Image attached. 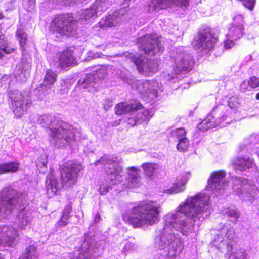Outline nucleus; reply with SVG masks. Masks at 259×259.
I'll list each match as a JSON object with an SVG mask.
<instances>
[{
	"label": "nucleus",
	"mask_w": 259,
	"mask_h": 259,
	"mask_svg": "<svg viewBox=\"0 0 259 259\" xmlns=\"http://www.w3.org/2000/svg\"><path fill=\"white\" fill-rule=\"evenodd\" d=\"M209 199L208 195L202 193L188 197L181 203L175 211L164 215L163 227L155 238V247L163 250L165 255L168 258L179 255L184 249V244L173 229L183 235H188L192 233L195 223L202 221L209 215Z\"/></svg>",
	"instance_id": "1"
},
{
	"label": "nucleus",
	"mask_w": 259,
	"mask_h": 259,
	"mask_svg": "<svg viewBox=\"0 0 259 259\" xmlns=\"http://www.w3.org/2000/svg\"><path fill=\"white\" fill-rule=\"evenodd\" d=\"M37 122L46 128L49 141L57 148L66 146L75 138L73 127L66 122L57 119L53 115H42L39 116Z\"/></svg>",
	"instance_id": "2"
},
{
	"label": "nucleus",
	"mask_w": 259,
	"mask_h": 259,
	"mask_svg": "<svg viewBox=\"0 0 259 259\" xmlns=\"http://www.w3.org/2000/svg\"><path fill=\"white\" fill-rule=\"evenodd\" d=\"M160 208V205L155 201H143L126 211L122 218L135 228L152 226L159 222Z\"/></svg>",
	"instance_id": "3"
},
{
	"label": "nucleus",
	"mask_w": 259,
	"mask_h": 259,
	"mask_svg": "<svg viewBox=\"0 0 259 259\" xmlns=\"http://www.w3.org/2000/svg\"><path fill=\"white\" fill-rule=\"evenodd\" d=\"M121 159L113 156L105 155L95 162V165L101 164L107 165L106 171L108 175L106 184H102L99 188V192L104 195L109 192L112 185H117L122 180V167L119 164Z\"/></svg>",
	"instance_id": "4"
},
{
	"label": "nucleus",
	"mask_w": 259,
	"mask_h": 259,
	"mask_svg": "<svg viewBox=\"0 0 259 259\" xmlns=\"http://www.w3.org/2000/svg\"><path fill=\"white\" fill-rule=\"evenodd\" d=\"M83 169L81 164L73 161L67 162L61 170L62 183L60 184L51 174L46 178V188L49 193L50 191L56 194L58 190L63 185L68 186L75 184L77 182L78 174Z\"/></svg>",
	"instance_id": "5"
},
{
	"label": "nucleus",
	"mask_w": 259,
	"mask_h": 259,
	"mask_svg": "<svg viewBox=\"0 0 259 259\" xmlns=\"http://www.w3.org/2000/svg\"><path fill=\"white\" fill-rule=\"evenodd\" d=\"M171 61L174 63L173 71L170 74L167 71L163 73V76L166 81H171L176 74L189 72L194 64L193 57L187 53L183 47H179L170 52Z\"/></svg>",
	"instance_id": "6"
},
{
	"label": "nucleus",
	"mask_w": 259,
	"mask_h": 259,
	"mask_svg": "<svg viewBox=\"0 0 259 259\" xmlns=\"http://www.w3.org/2000/svg\"><path fill=\"white\" fill-rule=\"evenodd\" d=\"M142 108V105L137 100L130 103L121 102L117 104L115 107V112L118 115L127 113L126 122L128 124L134 126L137 124H141L144 121H148L153 115L151 109L144 110L142 111H137Z\"/></svg>",
	"instance_id": "7"
},
{
	"label": "nucleus",
	"mask_w": 259,
	"mask_h": 259,
	"mask_svg": "<svg viewBox=\"0 0 259 259\" xmlns=\"http://www.w3.org/2000/svg\"><path fill=\"white\" fill-rule=\"evenodd\" d=\"M231 121L232 118L230 117L228 111L224 105H220L212 109L211 113L198 125L197 127L199 130L204 132L219 126L224 122L225 123L222 126H225Z\"/></svg>",
	"instance_id": "8"
},
{
	"label": "nucleus",
	"mask_w": 259,
	"mask_h": 259,
	"mask_svg": "<svg viewBox=\"0 0 259 259\" xmlns=\"http://www.w3.org/2000/svg\"><path fill=\"white\" fill-rule=\"evenodd\" d=\"M77 30L76 21L68 15L57 16L52 22L50 30L54 34L74 36Z\"/></svg>",
	"instance_id": "9"
},
{
	"label": "nucleus",
	"mask_w": 259,
	"mask_h": 259,
	"mask_svg": "<svg viewBox=\"0 0 259 259\" xmlns=\"http://www.w3.org/2000/svg\"><path fill=\"white\" fill-rule=\"evenodd\" d=\"M20 193L13 189L8 187L2 190L0 192V221L10 216L17 204L15 202L17 198V203L21 200ZM19 204V203H18Z\"/></svg>",
	"instance_id": "10"
},
{
	"label": "nucleus",
	"mask_w": 259,
	"mask_h": 259,
	"mask_svg": "<svg viewBox=\"0 0 259 259\" xmlns=\"http://www.w3.org/2000/svg\"><path fill=\"white\" fill-rule=\"evenodd\" d=\"M233 189L239 194L241 199L252 203L257 196V189L251 185L246 179L242 177H235Z\"/></svg>",
	"instance_id": "11"
},
{
	"label": "nucleus",
	"mask_w": 259,
	"mask_h": 259,
	"mask_svg": "<svg viewBox=\"0 0 259 259\" xmlns=\"http://www.w3.org/2000/svg\"><path fill=\"white\" fill-rule=\"evenodd\" d=\"M138 47L141 51L149 55H154L162 52L163 47L156 33L146 34L138 40Z\"/></svg>",
	"instance_id": "12"
},
{
	"label": "nucleus",
	"mask_w": 259,
	"mask_h": 259,
	"mask_svg": "<svg viewBox=\"0 0 259 259\" xmlns=\"http://www.w3.org/2000/svg\"><path fill=\"white\" fill-rule=\"evenodd\" d=\"M126 57L137 66L138 71L141 72L155 73L158 69V63L156 60H150L139 54L135 55L132 53H126Z\"/></svg>",
	"instance_id": "13"
},
{
	"label": "nucleus",
	"mask_w": 259,
	"mask_h": 259,
	"mask_svg": "<svg viewBox=\"0 0 259 259\" xmlns=\"http://www.w3.org/2000/svg\"><path fill=\"white\" fill-rule=\"evenodd\" d=\"M132 89L137 90L140 94L147 96L151 100L157 97V91L155 83L152 81H140L134 77H127L124 80Z\"/></svg>",
	"instance_id": "14"
},
{
	"label": "nucleus",
	"mask_w": 259,
	"mask_h": 259,
	"mask_svg": "<svg viewBox=\"0 0 259 259\" xmlns=\"http://www.w3.org/2000/svg\"><path fill=\"white\" fill-rule=\"evenodd\" d=\"M11 99L12 106L15 115L20 118L24 114L28 107L30 106L31 101L29 96H25L18 90L12 91L10 94Z\"/></svg>",
	"instance_id": "15"
},
{
	"label": "nucleus",
	"mask_w": 259,
	"mask_h": 259,
	"mask_svg": "<svg viewBox=\"0 0 259 259\" xmlns=\"http://www.w3.org/2000/svg\"><path fill=\"white\" fill-rule=\"evenodd\" d=\"M217 41V38L213 36L211 29L206 27L200 29L195 46L204 54H207L214 48Z\"/></svg>",
	"instance_id": "16"
},
{
	"label": "nucleus",
	"mask_w": 259,
	"mask_h": 259,
	"mask_svg": "<svg viewBox=\"0 0 259 259\" xmlns=\"http://www.w3.org/2000/svg\"><path fill=\"white\" fill-rule=\"evenodd\" d=\"M221 232V234L218 235V240L220 241V244L219 245L218 248L221 250L222 252L226 253L229 255V259H231V252L233 249L232 245L227 240L232 241L235 239V233L234 228L230 225H224L220 229Z\"/></svg>",
	"instance_id": "17"
},
{
	"label": "nucleus",
	"mask_w": 259,
	"mask_h": 259,
	"mask_svg": "<svg viewBox=\"0 0 259 259\" xmlns=\"http://www.w3.org/2000/svg\"><path fill=\"white\" fill-rule=\"evenodd\" d=\"M106 75L103 69H97L81 78L78 82V84L82 88L87 89L89 92H94L98 88L100 81L104 79Z\"/></svg>",
	"instance_id": "18"
},
{
	"label": "nucleus",
	"mask_w": 259,
	"mask_h": 259,
	"mask_svg": "<svg viewBox=\"0 0 259 259\" xmlns=\"http://www.w3.org/2000/svg\"><path fill=\"white\" fill-rule=\"evenodd\" d=\"M226 172L219 171L212 173L208 180L207 189L210 190L216 196L222 195L228 186V182L225 180Z\"/></svg>",
	"instance_id": "19"
},
{
	"label": "nucleus",
	"mask_w": 259,
	"mask_h": 259,
	"mask_svg": "<svg viewBox=\"0 0 259 259\" xmlns=\"http://www.w3.org/2000/svg\"><path fill=\"white\" fill-rule=\"evenodd\" d=\"M186 7L188 5V0H151L148 5L149 12L158 11L166 9L173 5Z\"/></svg>",
	"instance_id": "20"
},
{
	"label": "nucleus",
	"mask_w": 259,
	"mask_h": 259,
	"mask_svg": "<svg viewBox=\"0 0 259 259\" xmlns=\"http://www.w3.org/2000/svg\"><path fill=\"white\" fill-rule=\"evenodd\" d=\"M20 197L19 198H20L21 200L19 201V204H17V207L15 208L14 210L19 209L21 210L18 215L16 222L18 227L20 229L23 230L26 229V227L29 225L32 219V217L30 212L26 211L24 210V206L26 204L23 203V199L24 197L21 193H20ZM17 200L18 199L16 198V200ZM17 201H15V203H18Z\"/></svg>",
	"instance_id": "21"
},
{
	"label": "nucleus",
	"mask_w": 259,
	"mask_h": 259,
	"mask_svg": "<svg viewBox=\"0 0 259 259\" xmlns=\"http://www.w3.org/2000/svg\"><path fill=\"white\" fill-rule=\"evenodd\" d=\"M18 236L17 231L14 228L8 225L0 226V244L12 246L15 244Z\"/></svg>",
	"instance_id": "22"
},
{
	"label": "nucleus",
	"mask_w": 259,
	"mask_h": 259,
	"mask_svg": "<svg viewBox=\"0 0 259 259\" xmlns=\"http://www.w3.org/2000/svg\"><path fill=\"white\" fill-rule=\"evenodd\" d=\"M54 61L56 66L63 69H65L75 63V59L71 51H65L57 54L56 59Z\"/></svg>",
	"instance_id": "23"
},
{
	"label": "nucleus",
	"mask_w": 259,
	"mask_h": 259,
	"mask_svg": "<svg viewBox=\"0 0 259 259\" xmlns=\"http://www.w3.org/2000/svg\"><path fill=\"white\" fill-rule=\"evenodd\" d=\"M233 164L236 170L241 172L255 169L256 167L254 160L250 157H237L233 160Z\"/></svg>",
	"instance_id": "24"
},
{
	"label": "nucleus",
	"mask_w": 259,
	"mask_h": 259,
	"mask_svg": "<svg viewBox=\"0 0 259 259\" xmlns=\"http://www.w3.org/2000/svg\"><path fill=\"white\" fill-rule=\"evenodd\" d=\"M121 18H118V13H113L109 14L104 19H102L95 27H93L95 31H98V28H102L106 27H115L120 22Z\"/></svg>",
	"instance_id": "25"
},
{
	"label": "nucleus",
	"mask_w": 259,
	"mask_h": 259,
	"mask_svg": "<svg viewBox=\"0 0 259 259\" xmlns=\"http://www.w3.org/2000/svg\"><path fill=\"white\" fill-rule=\"evenodd\" d=\"M98 15L97 12L92 6L89 8L82 9L79 11L77 18L81 23H88L92 22Z\"/></svg>",
	"instance_id": "26"
},
{
	"label": "nucleus",
	"mask_w": 259,
	"mask_h": 259,
	"mask_svg": "<svg viewBox=\"0 0 259 259\" xmlns=\"http://www.w3.org/2000/svg\"><path fill=\"white\" fill-rule=\"evenodd\" d=\"M188 180V175L184 174L178 176L172 187L167 192L169 193H177L183 192L185 189V185Z\"/></svg>",
	"instance_id": "27"
},
{
	"label": "nucleus",
	"mask_w": 259,
	"mask_h": 259,
	"mask_svg": "<svg viewBox=\"0 0 259 259\" xmlns=\"http://www.w3.org/2000/svg\"><path fill=\"white\" fill-rule=\"evenodd\" d=\"M127 180L130 183L131 187H136L139 181L140 176L139 175L140 170L138 168L132 167L128 168Z\"/></svg>",
	"instance_id": "28"
},
{
	"label": "nucleus",
	"mask_w": 259,
	"mask_h": 259,
	"mask_svg": "<svg viewBox=\"0 0 259 259\" xmlns=\"http://www.w3.org/2000/svg\"><path fill=\"white\" fill-rule=\"evenodd\" d=\"M112 1L113 0H96L92 6L99 15L109 8Z\"/></svg>",
	"instance_id": "29"
},
{
	"label": "nucleus",
	"mask_w": 259,
	"mask_h": 259,
	"mask_svg": "<svg viewBox=\"0 0 259 259\" xmlns=\"http://www.w3.org/2000/svg\"><path fill=\"white\" fill-rule=\"evenodd\" d=\"M19 163L11 162L0 165V174L3 173L16 172L19 168Z\"/></svg>",
	"instance_id": "30"
},
{
	"label": "nucleus",
	"mask_w": 259,
	"mask_h": 259,
	"mask_svg": "<svg viewBox=\"0 0 259 259\" xmlns=\"http://www.w3.org/2000/svg\"><path fill=\"white\" fill-rule=\"evenodd\" d=\"M57 75L53 71L48 69L46 71L45 78L42 84L46 86L48 89L53 85L57 80Z\"/></svg>",
	"instance_id": "31"
},
{
	"label": "nucleus",
	"mask_w": 259,
	"mask_h": 259,
	"mask_svg": "<svg viewBox=\"0 0 259 259\" xmlns=\"http://www.w3.org/2000/svg\"><path fill=\"white\" fill-rule=\"evenodd\" d=\"M243 31L244 29L241 26H238V27L231 26L229 28L227 36L229 37V38L237 40L242 37Z\"/></svg>",
	"instance_id": "32"
},
{
	"label": "nucleus",
	"mask_w": 259,
	"mask_h": 259,
	"mask_svg": "<svg viewBox=\"0 0 259 259\" xmlns=\"http://www.w3.org/2000/svg\"><path fill=\"white\" fill-rule=\"evenodd\" d=\"M142 166L145 171V175L149 178L153 176L160 168V166L155 163H144Z\"/></svg>",
	"instance_id": "33"
},
{
	"label": "nucleus",
	"mask_w": 259,
	"mask_h": 259,
	"mask_svg": "<svg viewBox=\"0 0 259 259\" xmlns=\"http://www.w3.org/2000/svg\"><path fill=\"white\" fill-rule=\"evenodd\" d=\"M14 75L16 79L20 82H25L27 76L29 75V71L23 70L21 66H17L14 71Z\"/></svg>",
	"instance_id": "34"
},
{
	"label": "nucleus",
	"mask_w": 259,
	"mask_h": 259,
	"mask_svg": "<svg viewBox=\"0 0 259 259\" xmlns=\"http://www.w3.org/2000/svg\"><path fill=\"white\" fill-rule=\"evenodd\" d=\"M23 257L25 259H38V254L36 248L33 245H30L26 249V252Z\"/></svg>",
	"instance_id": "35"
},
{
	"label": "nucleus",
	"mask_w": 259,
	"mask_h": 259,
	"mask_svg": "<svg viewBox=\"0 0 259 259\" xmlns=\"http://www.w3.org/2000/svg\"><path fill=\"white\" fill-rule=\"evenodd\" d=\"M16 35L19 39L21 47H23L26 44L27 36L24 29L22 27H19L16 31Z\"/></svg>",
	"instance_id": "36"
},
{
	"label": "nucleus",
	"mask_w": 259,
	"mask_h": 259,
	"mask_svg": "<svg viewBox=\"0 0 259 259\" xmlns=\"http://www.w3.org/2000/svg\"><path fill=\"white\" fill-rule=\"evenodd\" d=\"M34 92L38 98L42 100L48 94V88L41 84L34 90Z\"/></svg>",
	"instance_id": "37"
},
{
	"label": "nucleus",
	"mask_w": 259,
	"mask_h": 259,
	"mask_svg": "<svg viewBox=\"0 0 259 259\" xmlns=\"http://www.w3.org/2000/svg\"><path fill=\"white\" fill-rule=\"evenodd\" d=\"M224 213L226 214L227 216L233 218L235 220L234 223H236L237 219L240 217V213L237 211L235 207H229L226 208L224 210Z\"/></svg>",
	"instance_id": "38"
},
{
	"label": "nucleus",
	"mask_w": 259,
	"mask_h": 259,
	"mask_svg": "<svg viewBox=\"0 0 259 259\" xmlns=\"http://www.w3.org/2000/svg\"><path fill=\"white\" fill-rule=\"evenodd\" d=\"M128 7L125 6L119 9L118 10L114 12L113 13H118V18H121V19L119 20V21H122L127 19V16L128 15Z\"/></svg>",
	"instance_id": "39"
},
{
	"label": "nucleus",
	"mask_w": 259,
	"mask_h": 259,
	"mask_svg": "<svg viewBox=\"0 0 259 259\" xmlns=\"http://www.w3.org/2000/svg\"><path fill=\"white\" fill-rule=\"evenodd\" d=\"M189 143V140L187 138H182L179 140L177 146L178 150L180 152L185 151L187 149Z\"/></svg>",
	"instance_id": "40"
},
{
	"label": "nucleus",
	"mask_w": 259,
	"mask_h": 259,
	"mask_svg": "<svg viewBox=\"0 0 259 259\" xmlns=\"http://www.w3.org/2000/svg\"><path fill=\"white\" fill-rule=\"evenodd\" d=\"M15 49L11 48L5 44L0 45V58L4 56L5 54H9L14 51Z\"/></svg>",
	"instance_id": "41"
},
{
	"label": "nucleus",
	"mask_w": 259,
	"mask_h": 259,
	"mask_svg": "<svg viewBox=\"0 0 259 259\" xmlns=\"http://www.w3.org/2000/svg\"><path fill=\"white\" fill-rule=\"evenodd\" d=\"M185 135L186 131L182 127L176 128L171 132V136L178 138L179 140L182 138H186Z\"/></svg>",
	"instance_id": "42"
},
{
	"label": "nucleus",
	"mask_w": 259,
	"mask_h": 259,
	"mask_svg": "<svg viewBox=\"0 0 259 259\" xmlns=\"http://www.w3.org/2000/svg\"><path fill=\"white\" fill-rule=\"evenodd\" d=\"M243 17L242 15H238L235 16L233 18V22L232 23L231 26L233 27L241 26L243 28Z\"/></svg>",
	"instance_id": "43"
},
{
	"label": "nucleus",
	"mask_w": 259,
	"mask_h": 259,
	"mask_svg": "<svg viewBox=\"0 0 259 259\" xmlns=\"http://www.w3.org/2000/svg\"><path fill=\"white\" fill-rule=\"evenodd\" d=\"M255 139H256V136L254 135H252L251 136H250V137L248 139H245L244 140V143L242 144L240 146V151H243V150H244L246 145L249 144H251V143H253V142H254Z\"/></svg>",
	"instance_id": "44"
},
{
	"label": "nucleus",
	"mask_w": 259,
	"mask_h": 259,
	"mask_svg": "<svg viewBox=\"0 0 259 259\" xmlns=\"http://www.w3.org/2000/svg\"><path fill=\"white\" fill-rule=\"evenodd\" d=\"M247 84L251 88H255L259 87V78L255 76H252L249 78Z\"/></svg>",
	"instance_id": "45"
},
{
	"label": "nucleus",
	"mask_w": 259,
	"mask_h": 259,
	"mask_svg": "<svg viewBox=\"0 0 259 259\" xmlns=\"http://www.w3.org/2000/svg\"><path fill=\"white\" fill-rule=\"evenodd\" d=\"M136 248V245L135 244L130 241H126L124 247V250L125 252H129L135 249Z\"/></svg>",
	"instance_id": "46"
},
{
	"label": "nucleus",
	"mask_w": 259,
	"mask_h": 259,
	"mask_svg": "<svg viewBox=\"0 0 259 259\" xmlns=\"http://www.w3.org/2000/svg\"><path fill=\"white\" fill-rule=\"evenodd\" d=\"M103 54L101 53H95L93 51H90L88 53V60L94 58H101Z\"/></svg>",
	"instance_id": "47"
},
{
	"label": "nucleus",
	"mask_w": 259,
	"mask_h": 259,
	"mask_svg": "<svg viewBox=\"0 0 259 259\" xmlns=\"http://www.w3.org/2000/svg\"><path fill=\"white\" fill-rule=\"evenodd\" d=\"M228 106L232 109L237 108L238 106L237 98L235 97L231 98L228 101Z\"/></svg>",
	"instance_id": "48"
},
{
	"label": "nucleus",
	"mask_w": 259,
	"mask_h": 259,
	"mask_svg": "<svg viewBox=\"0 0 259 259\" xmlns=\"http://www.w3.org/2000/svg\"><path fill=\"white\" fill-rule=\"evenodd\" d=\"M72 211V206L70 204H68L65 206L63 211L62 215L69 218L70 214Z\"/></svg>",
	"instance_id": "49"
},
{
	"label": "nucleus",
	"mask_w": 259,
	"mask_h": 259,
	"mask_svg": "<svg viewBox=\"0 0 259 259\" xmlns=\"http://www.w3.org/2000/svg\"><path fill=\"white\" fill-rule=\"evenodd\" d=\"M104 109L107 111L113 105L112 101L109 99H106L103 101V103Z\"/></svg>",
	"instance_id": "50"
},
{
	"label": "nucleus",
	"mask_w": 259,
	"mask_h": 259,
	"mask_svg": "<svg viewBox=\"0 0 259 259\" xmlns=\"http://www.w3.org/2000/svg\"><path fill=\"white\" fill-rule=\"evenodd\" d=\"M234 39L228 38V40H226L224 42V47L226 49H228L231 48L234 45L233 42Z\"/></svg>",
	"instance_id": "51"
},
{
	"label": "nucleus",
	"mask_w": 259,
	"mask_h": 259,
	"mask_svg": "<svg viewBox=\"0 0 259 259\" xmlns=\"http://www.w3.org/2000/svg\"><path fill=\"white\" fill-rule=\"evenodd\" d=\"M68 218H66L64 216H62L61 218L57 223V225L59 227H63L66 225L68 224L67 220Z\"/></svg>",
	"instance_id": "52"
},
{
	"label": "nucleus",
	"mask_w": 259,
	"mask_h": 259,
	"mask_svg": "<svg viewBox=\"0 0 259 259\" xmlns=\"http://www.w3.org/2000/svg\"><path fill=\"white\" fill-rule=\"evenodd\" d=\"M246 89L247 83L244 81L240 84V90L241 91L245 92L246 91Z\"/></svg>",
	"instance_id": "53"
},
{
	"label": "nucleus",
	"mask_w": 259,
	"mask_h": 259,
	"mask_svg": "<svg viewBox=\"0 0 259 259\" xmlns=\"http://www.w3.org/2000/svg\"><path fill=\"white\" fill-rule=\"evenodd\" d=\"M6 37L3 34H0V45H2L3 44H5L7 45L6 41L5 40Z\"/></svg>",
	"instance_id": "54"
},
{
	"label": "nucleus",
	"mask_w": 259,
	"mask_h": 259,
	"mask_svg": "<svg viewBox=\"0 0 259 259\" xmlns=\"http://www.w3.org/2000/svg\"><path fill=\"white\" fill-rule=\"evenodd\" d=\"M73 129L74 130V133L75 134V138L73 139V140L72 141H71V142H70V143H68L66 145H69V144H71L72 143H73L74 142V141L76 140V137L77 136V135H78V136H80V135H79V133L77 132V131L74 129L73 128Z\"/></svg>",
	"instance_id": "55"
},
{
	"label": "nucleus",
	"mask_w": 259,
	"mask_h": 259,
	"mask_svg": "<svg viewBox=\"0 0 259 259\" xmlns=\"http://www.w3.org/2000/svg\"><path fill=\"white\" fill-rule=\"evenodd\" d=\"M74 1L75 0H62L64 4L66 5L71 4L72 2H74Z\"/></svg>",
	"instance_id": "56"
},
{
	"label": "nucleus",
	"mask_w": 259,
	"mask_h": 259,
	"mask_svg": "<svg viewBox=\"0 0 259 259\" xmlns=\"http://www.w3.org/2000/svg\"><path fill=\"white\" fill-rule=\"evenodd\" d=\"M100 219V216L99 214H97L95 215L94 218V222L96 223H98Z\"/></svg>",
	"instance_id": "57"
},
{
	"label": "nucleus",
	"mask_w": 259,
	"mask_h": 259,
	"mask_svg": "<svg viewBox=\"0 0 259 259\" xmlns=\"http://www.w3.org/2000/svg\"><path fill=\"white\" fill-rule=\"evenodd\" d=\"M256 99L259 100V92L256 94Z\"/></svg>",
	"instance_id": "58"
},
{
	"label": "nucleus",
	"mask_w": 259,
	"mask_h": 259,
	"mask_svg": "<svg viewBox=\"0 0 259 259\" xmlns=\"http://www.w3.org/2000/svg\"><path fill=\"white\" fill-rule=\"evenodd\" d=\"M4 15L2 14V13H0V20L3 19L4 18Z\"/></svg>",
	"instance_id": "59"
},
{
	"label": "nucleus",
	"mask_w": 259,
	"mask_h": 259,
	"mask_svg": "<svg viewBox=\"0 0 259 259\" xmlns=\"http://www.w3.org/2000/svg\"><path fill=\"white\" fill-rule=\"evenodd\" d=\"M19 259H25V258L23 256H22L20 257Z\"/></svg>",
	"instance_id": "60"
},
{
	"label": "nucleus",
	"mask_w": 259,
	"mask_h": 259,
	"mask_svg": "<svg viewBox=\"0 0 259 259\" xmlns=\"http://www.w3.org/2000/svg\"><path fill=\"white\" fill-rule=\"evenodd\" d=\"M29 1H30V3H33V1H34V0H29Z\"/></svg>",
	"instance_id": "61"
}]
</instances>
